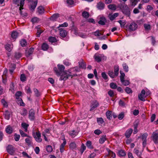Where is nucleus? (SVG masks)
<instances>
[{
  "label": "nucleus",
  "instance_id": "nucleus-10",
  "mask_svg": "<svg viewBox=\"0 0 158 158\" xmlns=\"http://www.w3.org/2000/svg\"><path fill=\"white\" fill-rule=\"evenodd\" d=\"M59 34L60 36L63 38L66 37L67 35L68 32L64 28H60L59 29Z\"/></svg>",
  "mask_w": 158,
  "mask_h": 158
},
{
  "label": "nucleus",
  "instance_id": "nucleus-20",
  "mask_svg": "<svg viewBox=\"0 0 158 158\" xmlns=\"http://www.w3.org/2000/svg\"><path fill=\"white\" fill-rule=\"evenodd\" d=\"M16 102L18 104H19L20 106H25V104L23 102L22 99L19 97L16 98Z\"/></svg>",
  "mask_w": 158,
  "mask_h": 158
},
{
  "label": "nucleus",
  "instance_id": "nucleus-53",
  "mask_svg": "<svg viewBox=\"0 0 158 158\" xmlns=\"http://www.w3.org/2000/svg\"><path fill=\"white\" fill-rule=\"evenodd\" d=\"M125 91L128 94H131L132 93V90L128 87H127L126 88Z\"/></svg>",
  "mask_w": 158,
  "mask_h": 158
},
{
  "label": "nucleus",
  "instance_id": "nucleus-17",
  "mask_svg": "<svg viewBox=\"0 0 158 158\" xmlns=\"http://www.w3.org/2000/svg\"><path fill=\"white\" fill-rule=\"evenodd\" d=\"M9 71L10 73L12 74L14 72V70L16 68V65L15 64L11 63L9 66Z\"/></svg>",
  "mask_w": 158,
  "mask_h": 158
},
{
  "label": "nucleus",
  "instance_id": "nucleus-12",
  "mask_svg": "<svg viewBox=\"0 0 158 158\" xmlns=\"http://www.w3.org/2000/svg\"><path fill=\"white\" fill-rule=\"evenodd\" d=\"M152 137L154 143L156 144L157 143H158V133L153 132Z\"/></svg>",
  "mask_w": 158,
  "mask_h": 158
},
{
  "label": "nucleus",
  "instance_id": "nucleus-9",
  "mask_svg": "<svg viewBox=\"0 0 158 158\" xmlns=\"http://www.w3.org/2000/svg\"><path fill=\"white\" fill-rule=\"evenodd\" d=\"M35 113L33 109H31L29 111V118L31 121H34L35 119Z\"/></svg>",
  "mask_w": 158,
  "mask_h": 158
},
{
  "label": "nucleus",
  "instance_id": "nucleus-19",
  "mask_svg": "<svg viewBox=\"0 0 158 158\" xmlns=\"http://www.w3.org/2000/svg\"><path fill=\"white\" fill-rule=\"evenodd\" d=\"M63 142L61 144L60 146V151L61 153L64 151V148L66 143V141L64 138L63 139Z\"/></svg>",
  "mask_w": 158,
  "mask_h": 158
},
{
  "label": "nucleus",
  "instance_id": "nucleus-57",
  "mask_svg": "<svg viewBox=\"0 0 158 158\" xmlns=\"http://www.w3.org/2000/svg\"><path fill=\"white\" fill-rule=\"evenodd\" d=\"M139 122L138 120H135L134 123V127L135 129H137Z\"/></svg>",
  "mask_w": 158,
  "mask_h": 158
},
{
  "label": "nucleus",
  "instance_id": "nucleus-35",
  "mask_svg": "<svg viewBox=\"0 0 158 158\" xmlns=\"http://www.w3.org/2000/svg\"><path fill=\"white\" fill-rule=\"evenodd\" d=\"M119 156L120 157L124 156L126 155L125 151L122 150H119L118 152Z\"/></svg>",
  "mask_w": 158,
  "mask_h": 158
},
{
  "label": "nucleus",
  "instance_id": "nucleus-49",
  "mask_svg": "<svg viewBox=\"0 0 158 158\" xmlns=\"http://www.w3.org/2000/svg\"><path fill=\"white\" fill-rule=\"evenodd\" d=\"M10 46L11 45L9 44H6L5 46L6 49L9 52H10L12 50V48L10 47Z\"/></svg>",
  "mask_w": 158,
  "mask_h": 158
},
{
  "label": "nucleus",
  "instance_id": "nucleus-16",
  "mask_svg": "<svg viewBox=\"0 0 158 158\" xmlns=\"http://www.w3.org/2000/svg\"><path fill=\"white\" fill-rule=\"evenodd\" d=\"M38 3V1L35 0V1H33L32 2V3L31 5L30 9L34 11Z\"/></svg>",
  "mask_w": 158,
  "mask_h": 158
},
{
  "label": "nucleus",
  "instance_id": "nucleus-4",
  "mask_svg": "<svg viewBox=\"0 0 158 158\" xmlns=\"http://www.w3.org/2000/svg\"><path fill=\"white\" fill-rule=\"evenodd\" d=\"M32 135L35 140L38 143H40L42 140L41 138V133L38 131L36 132L34 131L32 132Z\"/></svg>",
  "mask_w": 158,
  "mask_h": 158
},
{
  "label": "nucleus",
  "instance_id": "nucleus-60",
  "mask_svg": "<svg viewBox=\"0 0 158 158\" xmlns=\"http://www.w3.org/2000/svg\"><path fill=\"white\" fill-rule=\"evenodd\" d=\"M119 70L118 67L115 66L114 67V73L115 76H117L118 74V72Z\"/></svg>",
  "mask_w": 158,
  "mask_h": 158
},
{
  "label": "nucleus",
  "instance_id": "nucleus-40",
  "mask_svg": "<svg viewBox=\"0 0 158 158\" xmlns=\"http://www.w3.org/2000/svg\"><path fill=\"white\" fill-rule=\"evenodd\" d=\"M20 79L21 81L24 82L26 81V77L24 74H22L20 75Z\"/></svg>",
  "mask_w": 158,
  "mask_h": 158
},
{
  "label": "nucleus",
  "instance_id": "nucleus-41",
  "mask_svg": "<svg viewBox=\"0 0 158 158\" xmlns=\"http://www.w3.org/2000/svg\"><path fill=\"white\" fill-rule=\"evenodd\" d=\"M70 148L73 149L77 147L76 144L75 142H71L69 145Z\"/></svg>",
  "mask_w": 158,
  "mask_h": 158
},
{
  "label": "nucleus",
  "instance_id": "nucleus-8",
  "mask_svg": "<svg viewBox=\"0 0 158 158\" xmlns=\"http://www.w3.org/2000/svg\"><path fill=\"white\" fill-rule=\"evenodd\" d=\"M148 134L147 133L143 134L141 136L142 140L143 141L142 145L143 148H144L147 144V138Z\"/></svg>",
  "mask_w": 158,
  "mask_h": 158
},
{
  "label": "nucleus",
  "instance_id": "nucleus-18",
  "mask_svg": "<svg viewBox=\"0 0 158 158\" xmlns=\"http://www.w3.org/2000/svg\"><path fill=\"white\" fill-rule=\"evenodd\" d=\"M133 130L131 128L128 129L125 132V135L127 138H129L131 135Z\"/></svg>",
  "mask_w": 158,
  "mask_h": 158
},
{
  "label": "nucleus",
  "instance_id": "nucleus-47",
  "mask_svg": "<svg viewBox=\"0 0 158 158\" xmlns=\"http://www.w3.org/2000/svg\"><path fill=\"white\" fill-rule=\"evenodd\" d=\"M19 132L21 135V136L22 137H30L28 136L27 134H26L25 133H24L22 130H20L19 131Z\"/></svg>",
  "mask_w": 158,
  "mask_h": 158
},
{
  "label": "nucleus",
  "instance_id": "nucleus-43",
  "mask_svg": "<svg viewBox=\"0 0 158 158\" xmlns=\"http://www.w3.org/2000/svg\"><path fill=\"white\" fill-rule=\"evenodd\" d=\"M123 66L124 71L126 72H128V66L125 63H124L123 64Z\"/></svg>",
  "mask_w": 158,
  "mask_h": 158
},
{
  "label": "nucleus",
  "instance_id": "nucleus-2",
  "mask_svg": "<svg viewBox=\"0 0 158 158\" xmlns=\"http://www.w3.org/2000/svg\"><path fill=\"white\" fill-rule=\"evenodd\" d=\"M123 13L125 15L129 17L131 15V10L127 5L124 3H120L118 5Z\"/></svg>",
  "mask_w": 158,
  "mask_h": 158
},
{
  "label": "nucleus",
  "instance_id": "nucleus-33",
  "mask_svg": "<svg viewBox=\"0 0 158 158\" xmlns=\"http://www.w3.org/2000/svg\"><path fill=\"white\" fill-rule=\"evenodd\" d=\"M78 63L80 68L82 69H85L86 65L84 63L83 60H82V61L79 62Z\"/></svg>",
  "mask_w": 158,
  "mask_h": 158
},
{
  "label": "nucleus",
  "instance_id": "nucleus-58",
  "mask_svg": "<svg viewBox=\"0 0 158 158\" xmlns=\"http://www.w3.org/2000/svg\"><path fill=\"white\" fill-rule=\"evenodd\" d=\"M144 95L142 94H139L138 95V98L139 99L142 101H145V100L143 98Z\"/></svg>",
  "mask_w": 158,
  "mask_h": 158
},
{
  "label": "nucleus",
  "instance_id": "nucleus-21",
  "mask_svg": "<svg viewBox=\"0 0 158 158\" xmlns=\"http://www.w3.org/2000/svg\"><path fill=\"white\" fill-rule=\"evenodd\" d=\"M60 15L58 13L54 14L50 17V20L53 21L56 20V19L59 17Z\"/></svg>",
  "mask_w": 158,
  "mask_h": 158
},
{
  "label": "nucleus",
  "instance_id": "nucleus-45",
  "mask_svg": "<svg viewBox=\"0 0 158 158\" xmlns=\"http://www.w3.org/2000/svg\"><path fill=\"white\" fill-rule=\"evenodd\" d=\"M33 90L35 93V95L36 97H39L40 95V93L37 89H34Z\"/></svg>",
  "mask_w": 158,
  "mask_h": 158
},
{
  "label": "nucleus",
  "instance_id": "nucleus-28",
  "mask_svg": "<svg viewBox=\"0 0 158 158\" xmlns=\"http://www.w3.org/2000/svg\"><path fill=\"white\" fill-rule=\"evenodd\" d=\"M97 122L99 125H101L103 123H105V121L102 117L97 118Z\"/></svg>",
  "mask_w": 158,
  "mask_h": 158
},
{
  "label": "nucleus",
  "instance_id": "nucleus-27",
  "mask_svg": "<svg viewBox=\"0 0 158 158\" xmlns=\"http://www.w3.org/2000/svg\"><path fill=\"white\" fill-rule=\"evenodd\" d=\"M86 145L89 148L92 149L94 148L93 146L92 145V142L90 140H88L87 141L86 143Z\"/></svg>",
  "mask_w": 158,
  "mask_h": 158
},
{
  "label": "nucleus",
  "instance_id": "nucleus-56",
  "mask_svg": "<svg viewBox=\"0 0 158 158\" xmlns=\"http://www.w3.org/2000/svg\"><path fill=\"white\" fill-rule=\"evenodd\" d=\"M86 149V147L85 146L83 143H82L81 146V148L80 149V152L81 154H82L84 151Z\"/></svg>",
  "mask_w": 158,
  "mask_h": 158
},
{
  "label": "nucleus",
  "instance_id": "nucleus-62",
  "mask_svg": "<svg viewBox=\"0 0 158 158\" xmlns=\"http://www.w3.org/2000/svg\"><path fill=\"white\" fill-rule=\"evenodd\" d=\"M20 137V135H18L16 133H15L14 135V139L15 141H18Z\"/></svg>",
  "mask_w": 158,
  "mask_h": 158
},
{
  "label": "nucleus",
  "instance_id": "nucleus-36",
  "mask_svg": "<svg viewBox=\"0 0 158 158\" xmlns=\"http://www.w3.org/2000/svg\"><path fill=\"white\" fill-rule=\"evenodd\" d=\"M82 15L84 18H88L89 16V14L88 12L84 11L82 13Z\"/></svg>",
  "mask_w": 158,
  "mask_h": 158
},
{
  "label": "nucleus",
  "instance_id": "nucleus-51",
  "mask_svg": "<svg viewBox=\"0 0 158 158\" xmlns=\"http://www.w3.org/2000/svg\"><path fill=\"white\" fill-rule=\"evenodd\" d=\"M124 112H122L118 114V118L119 120H122L124 118Z\"/></svg>",
  "mask_w": 158,
  "mask_h": 158
},
{
  "label": "nucleus",
  "instance_id": "nucleus-52",
  "mask_svg": "<svg viewBox=\"0 0 158 158\" xmlns=\"http://www.w3.org/2000/svg\"><path fill=\"white\" fill-rule=\"evenodd\" d=\"M1 102L4 106L6 107L8 106L7 103V102L5 101L4 99H1Z\"/></svg>",
  "mask_w": 158,
  "mask_h": 158
},
{
  "label": "nucleus",
  "instance_id": "nucleus-13",
  "mask_svg": "<svg viewBox=\"0 0 158 158\" xmlns=\"http://www.w3.org/2000/svg\"><path fill=\"white\" fill-rule=\"evenodd\" d=\"M14 130L10 125L7 126L5 129V131L6 133L11 134L13 132Z\"/></svg>",
  "mask_w": 158,
  "mask_h": 158
},
{
  "label": "nucleus",
  "instance_id": "nucleus-24",
  "mask_svg": "<svg viewBox=\"0 0 158 158\" xmlns=\"http://www.w3.org/2000/svg\"><path fill=\"white\" fill-rule=\"evenodd\" d=\"M4 115L5 118L7 120L10 119V112L8 110H6L5 111Z\"/></svg>",
  "mask_w": 158,
  "mask_h": 158
},
{
  "label": "nucleus",
  "instance_id": "nucleus-55",
  "mask_svg": "<svg viewBox=\"0 0 158 158\" xmlns=\"http://www.w3.org/2000/svg\"><path fill=\"white\" fill-rule=\"evenodd\" d=\"M143 26L145 30H150L151 29V25L149 24L145 23Z\"/></svg>",
  "mask_w": 158,
  "mask_h": 158
},
{
  "label": "nucleus",
  "instance_id": "nucleus-22",
  "mask_svg": "<svg viewBox=\"0 0 158 158\" xmlns=\"http://www.w3.org/2000/svg\"><path fill=\"white\" fill-rule=\"evenodd\" d=\"M34 48L31 47L30 48L29 50L26 52V55L27 57H29L34 52Z\"/></svg>",
  "mask_w": 158,
  "mask_h": 158
},
{
  "label": "nucleus",
  "instance_id": "nucleus-23",
  "mask_svg": "<svg viewBox=\"0 0 158 158\" xmlns=\"http://www.w3.org/2000/svg\"><path fill=\"white\" fill-rule=\"evenodd\" d=\"M42 49L44 51H46L49 48V45L46 43H43L41 46Z\"/></svg>",
  "mask_w": 158,
  "mask_h": 158
},
{
  "label": "nucleus",
  "instance_id": "nucleus-64",
  "mask_svg": "<svg viewBox=\"0 0 158 158\" xmlns=\"http://www.w3.org/2000/svg\"><path fill=\"white\" fill-rule=\"evenodd\" d=\"M102 77L104 80H107L108 79V77L105 72H102L101 74Z\"/></svg>",
  "mask_w": 158,
  "mask_h": 158
},
{
  "label": "nucleus",
  "instance_id": "nucleus-15",
  "mask_svg": "<svg viewBox=\"0 0 158 158\" xmlns=\"http://www.w3.org/2000/svg\"><path fill=\"white\" fill-rule=\"evenodd\" d=\"M100 20L98 21V23L101 25H103L105 24V23L107 22L106 19L104 17H102L100 18Z\"/></svg>",
  "mask_w": 158,
  "mask_h": 158
},
{
  "label": "nucleus",
  "instance_id": "nucleus-38",
  "mask_svg": "<svg viewBox=\"0 0 158 158\" xmlns=\"http://www.w3.org/2000/svg\"><path fill=\"white\" fill-rule=\"evenodd\" d=\"M118 22L120 24L121 27L122 28H124L126 23L125 21L119 20Z\"/></svg>",
  "mask_w": 158,
  "mask_h": 158
},
{
  "label": "nucleus",
  "instance_id": "nucleus-59",
  "mask_svg": "<svg viewBox=\"0 0 158 158\" xmlns=\"http://www.w3.org/2000/svg\"><path fill=\"white\" fill-rule=\"evenodd\" d=\"M107 151L109 154L111 155V157H113V158H114L115 157L116 155L115 153H114L113 152L109 149H108Z\"/></svg>",
  "mask_w": 158,
  "mask_h": 158
},
{
  "label": "nucleus",
  "instance_id": "nucleus-1",
  "mask_svg": "<svg viewBox=\"0 0 158 158\" xmlns=\"http://www.w3.org/2000/svg\"><path fill=\"white\" fill-rule=\"evenodd\" d=\"M58 68L59 70V72H60L61 74L60 76V80L65 81L67 80L69 77H71V78L73 77L77 76V74H74L73 75L68 74L66 71H64L65 69V67L64 65L62 64H58L57 65Z\"/></svg>",
  "mask_w": 158,
  "mask_h": 158
},
{
  "label": "nucleus",
  "instance_id": "nucleus-6",
  "mask_svg": "<svg viewBox=\"0 0 158 158\" xmlns=\"http://www.w3.org/2000/svg\"><path fill=\"white\" fill-rule=\"evenodd\" d=\"M99 106V103L97 100H95L91 101L90 111H92L94 110L95 108L98 107Z\"/></svg>",
  "mask_w": 158,
  "mask_h": 158
},
{
  "label": "nucleus",
  "instance_id": "nucleus-61",
  "mask_svg": "<svg viewBox=\"0 0 158 158\" xmlns=\"http://www.w3.org/2000/svg\"><path fill=\"white\" fill-rule=\"evenodd\" d=\"M123 85L125 86L128 85L130 84V81L129 80H124L123 79V81L121 82Z\"/></svg>",
  "mask_w": 158,
  "mask_h": 158
},
{
  "label": "nucleus",
  "instance_id": "nucleus-54",
  "mask_svg": "<svg viewBox=\"0 0 158 158\" xmlns=\"http://www.w3.org/2000/svg\"><path fill=\"white\" fill-rule=\"evenodd\" d=\"M69 134L72 137H74L77 134V133L75 130H73L70 132Z\"/></svg>",
  "mask_w": 158,
  "mask_h": 158
},
{
  "label": "nucleus",
  "instance_id": "nucleus-31",
  "mask_svg": "<svg viewBox=\"0 0 158 158\" xmlns=\"http://www.w3.org/2000/svg\"><path fill=\"white\" fill-rule=\"evenodd\" d=\"M108 8L111 10H114L116 9V5L114 4H110L108 6Z\"/></svg>",
  "mask_w": 158,
  "mask_h": 158
},
{
  "label": "nucleus",
  "instance_id": "nucleus-29",
  "mask_svg": "<svg viewBox=\"0 0 158 158\" xmlns=\"http://www.w3.org/2000/svg\"><path fill=\"white\" fill-rule=\"evenodd\" d=\"M106 116L107 117V118L110 120L112 118V111H107L106 112Z\"/></svg>",
  "mask_w": 158,
  "mask_h": 158
},
{
  "label": "nucleus",
  "instance_id": "nucleus-32",
  "mask_svg": "<svg viewBox=\"0 0 158 158\" xmlns=\"http://www.w3.org/2000/svg\"><path fill=\"white\" fill-rule=\"evenodd\" d=\"M48 41L50 42L53 43L57 42V39L55 37L50 36L48 38Z\"/></svg>",
  "mask_w": 158,
  "mask_h": 158
},
{
  "label": "nucleus",
  "instance_id": "nucleus-39",
  "mask_svg": "<svg viewBox=\"0 0 158 158\" xmlns=\"http://www.w3.org/2000/svg\"><path fill=\"white\" fill-rule=\"evenodd\" d=\"M108 74L110 77L112 78H114L116 76H115L114 73L112 71H108Z\"/></svg>",
  "mask_w": 158,
  "mask_h": 158
},
{
  "label": "nucleus",
  "instance_id": "nucleus-7",
  "mask_svg": "<svg viewBox=\"0 0 158 158\" xmlns=\"http://www.w3.org/2000/svg\"><path fill=\"white\" fill-rule=\"evenodd\" d=\"M7 151L8 153L11 155H14L15 151V148L10 145H8L6 148Z\"/></svg>",
  "mask_w": 158,
  "mask_h": 158
},
{
  "label": "nucleus",
  "instance_id": "nucleus-48",
  "mask_svg": "<svg viewBox=\"0 0 158 158\" xmlns=\"http://www.w3.org/2000/svg\"><path fill=\"white\" fill-rule=\"evenodd\" d=\"M120 79L121 82L123 81V79H124V76H125V73H123L122 71H120Z\"/></svg>",
  "mask_w": 158,
  "mask_h": 158
},
{
  "label": "nucleus",
  "instance_id": "nucleus-5",
  "mask_svg": "<svg viewBox=\"0 0 158 158\" xmlns=\"http://www.w3.org/2000/svg\"><path fill=\"white\" fill-rule=\"evenodd\" d=\"M138 25L134 22H131L129 25H127L126 27L128 28V31L131 32L135 31L138 28Z\"/></svg>",
  "mask_w": 158,
  "mask_h": 158
},
{
  "label": "nucleus",
  "instance_id": "nucleus-46",
  "mask_svg": "<svg viewBox=\"0 0 158 158\" xmlns=\"http://www.w3.org/2000/svg\"><path fill=\"white\" fill-rule=\"evenodd\" d=\"M134 152L139 157H141V153L140 152L139 150L136 148L134 149Z\"/></svg>",
  "mask_w": 158,
  "mask_h": 158
},
{
  "label": "nucleus",
  "instance_id": "nucleus-63",
  "mask_svg": "<svg viewBox=\"0 0 158 158\" xmlns=\"http://www.w3.org/2000/svg\"><path fill=\"white\" fill-rule=\"evenodd\" d=\"M54 70L57 76L59 77L61 73L60 72H59L56 67H54Z\"/></svg>",
  "mask_w": 158,
  "mask_h": 158
},
{
  "label": "nucleus",
  "instance_id": "nucleus-26",
  "mask_svg": "<svg viewBox=\"0 0 158 158\" xmlns=\"http://www.w3.org/2000/svg\"><path fill=\"white\" fill-rule=\"evenodd\" d=\"M37 9L38 13L39 14H42L44 13V10L42 6H39Z\"/></svg>",
  "mask_w": 158,
  "mask_h": 158
},
{
  "label": "nucleus",
  "instance_id": "nucleus-14",
  "mask_svg": "<svg viewBox=\"0 0 158 158\" xmlns=\"http://www.w3.org/2000/svg\"><path fill=\"white\" fill-rule=\"evenodd\" d=\"M72 23L73 25L71 27V30L72 31L74 32V34L75 35H77L79 33L78 32V29L76 27L74 26V22H73Z\"/></svg>",
  "mask_w": 158,
  "mask_h": 158
},
{
  "label": "nucleus",
  "instance_id": "nucleus-50",
  "mask_svg": "<svg viewBox=\"0 0 158 158\" xmlns=\"http://www.w3.org/2000/svg\"><path fill=\"white\" fill-rule=\"evenodd\" d=\"M25 89L26 90V93L27 94H31L32 93L31 91V88L29 85H27L25 88Z\"/></svg>",
  "mask_w": 158,
  "mask_h": 158
},
{
  "label": "nucleus",
  "instance_id": "nucleus-34",
  "mask_svg": "<svg viewBox=\"0 0 158 158\" xmlns=\"http://www.w3.org/2000/svg\"><path fill=\"white\" fill-rule=\"evenodd\" d=\"M20 44L21 46L23 47H25L27 44L26 40L24 39H22L20 42Z\"/></svg>",
  "mask_w": 158,
  "mask_h": 158
},
{
  "label": "nucleus",
  "instance_id": "nucleus-30",
  "mask_svg": "<svg viewBox=\"0 0 158 158\" xmlns=\"http://www.w3.org/2000/svg\"><path fill=\"white\" fill-rule=\"evenodd\" d=\"M106 135H102L99 139V143L102 144L103 143L105 140H106Z\"/></svg>",
  "mask_w": 158,
  "mask_h": 158
},
{
  "label": "nucleus",
  "instance_id": "nucleus-42",
  "mask_svg": "<svg viewBox=\"0 0 158 158\" xmlns=\"http://www.w3.org/2000/svg\"><path fill=\"white\" fill-rule=\"evenodd\" d=\"M46 150L48 152H51L52 151V147L50 145H48L46 147Z\"/></svg>",
  "mask_w": 158,
  "mask_h": 158
},
{
  "label": "nucleus",
  "instance_id": "nucleus-3",
  "mask_svg": "<svg viewBox=\"0 0 158 158\" xmlns=\"http://www.w3.org/2000/svg\"><path fill=\"white\" fill-rule=\"evenodd\" d=\"M25 0H13V3L15 4H17V6H20L19 7V14L22 15V10L23 9V6L24 5Z\"/></svg>",
  "mask_w": 158,
  "mask_h": 158
},
{
  "label": "nucleus",
  "instance_id": "nucleus-11",
  "mask_svg": "<svg viewBox=\"0 0 158 158\" xmlns=\"http://www.w3.org/2000/svg\"><path fill=\"white\" fill-rule=\"evenodd\" d=\"M96 7L98 10H102L105 8V5L102 1H100L97 3Z\"/></svg>",
  "mask_w": 158,
  "mask_h": 158
},
{
  "label": "nucleus",
  "instance_id": "nucleus-44",
  "mask_svg": "<svg viewBox=\"0 0 158 158\" xmlns=\"http://www.w3.org/2000/svg\"><path fill=\"white\" fill-rule=\"evenodd\" d=\"M110 87L113 89H116L117 87V85L114 82L110 83Z\"/></svg>",
  "mask_w": 158,
  "mask_h": 158
},
{
  "label": "nucleus",
  "instance_id": "nucleus-25",
  "mask_svg": "<svg viewBox=\"0 0 158 158\" xmlns=\"http://www.w3.org/2000/svg\"><path fill=\"white\" fill-rule=\"evenodd\" d=\"M18 33L16 31H13L11 34V36L13 39H16L18 36Z\"/></svg>",
  "mask_w": 158,
  "mask_h": 158
},
{
  "label": "nucleus",
  "instance_id": "nucleus-37",
  "mask_svg": "<svg viewBox=\"0 0 158 158\" xmlns=\"http://www.w3.org/2000/svg\"><path fill=\"white\" fill-rule=\"evenodd\" d=\"M22 54L19 52H16L15 53L14 57L16 59H19L22 57Z\"/></svg>",
  "mask_w": 158,
  "mask_h": 158
}]
</instances>
